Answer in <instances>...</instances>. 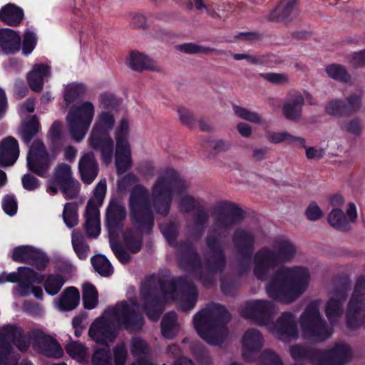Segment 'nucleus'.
<instances>
[{"label": "nucleus", "mask_w": 365, "mask_h": 365, "mask_svg": "<svg viewBox=\"0 0 365 365\" xmlns=\"http://www.w3.org/2000/svg\"><path fill=\"white\" fill-rule=\"evenodd\" d=\"M349 354V347L344 344H340L323 356L321 359L322 363L317 364L314 361V365H343L348 359Z\"/></svg>", "instance_id": "22"}, {"label": "nucleus", "mask_w": 365, "mask_h": 365, "mask_svg": "<svg viewBox=\"0 0 365 365\" xmlns=\"http://www.w3.org/2000/svg\"><path fill=\"white\" fill-rule=\"evenodd\" d=\"M262 77L267 81L274 84H283L288 82V76L283 73H268L262 74Z\"/></svg>", "instance_id": "53"}, {"label": "nucleus", "mask_w": 365, "mask_h": 365, "mask_svg": "<svg viewBox=\"0 0 365 365\" xmlns=\"http://www.w3.org/2000/svg\"><path fill=\"white\" fill-rule=\"evenodd\" d=\"M64 222L68 227H73L78 222L77 205L75 203H66L63 212Z\"/></svg>", "instance_id": "41"}, {"label": "nucleus", "mask_w": 365, "mask_h": 365, "mask_svg": "<svg viewBox=\"0 0 365 365\" xmlns=\"http://www.w3.org/2000/svg\"><path fill=\"white\" fill-rule=\"evenodd\" d=\"M36 44V37L35 34L31 31L26 32L23 39V53L25 55L30 54L34 49Z\"/></svg>", "instance_id": "48"}, {"label": "nucleus", "mask_w": 365, "mask_h": 365, "mask_svg": "<svg viewBox=\"0 0 365 365\" xmlns=\"http://www.w3.org/2000/svg\"><path fill=\"white\" fill-rule=\"evenodd\" d=\"M145 16L140 13L130 14V24L136 28H143L146 25Z\"/></svg>", "instance_id": "58"}, {"label": "nucleus", "mask_w": 365, "mask_h": 365, "mask_svg": "<svg viewBox=\"0 0 365 365\" xmlns=\"http://www.w3.org/2000/svg\"><path fill=\"white\" fill-rule=\"evenodd\" d=\"M80 294L78 289L73 287L67 288L56 302L58 308L61 310H72L79 303Z\"/></svg>", "instance_id": "27"}, {"label": "nucleus", "mask_w": 365, "mask_h": 365, "mask_svg": "<svg viewBox=\"0 0 365 365\" xmlns=\"http://www.w3.org/2000/svg\"><path fill=\"white\" fill-rule=\"evenodd\" d=\"M275 17L282 19H287L291 16H295L297 11L294 8V1L288 0L283 1L275 10Z\"/></svg>", "instance_id": "40"}, {"label": "nucleus", "mask_w": 365, "mask_h": 365, "mask_svg": "<svg viewBox=\"0 0 365 365\" xmlns=\"http://www.w3.org/2000/svg\"><path fill=\"white\" fill-rule=\"evenodd\" d=\"M38 255V250L29 246H20L14 249L12 258L18 262H30Z\"/></svg>", "instance_id": "39"}, {"label": "nucleus", "mask_w": 365, "mask_h": 365, "mask_svg": "<svg viewBox=\"0 0 365 365\" xmlns=\"http://www.w3.org/2000/svg\"><path fill=\"white\" fill-rule=\"evenodd\" d=\"M127 248L133 253L138 252L141 247V242L138 237H135L132 232H126L124 235Z\"/></svg>", "instance_id": "49"}, {"label": "nucleus", "mask_w": 365, "mask_h": 365, "mask_svg": "<svg viewBox=\"0 0 365 365\" xmlns=\"http://www.w3.org/2000/svg\"><path fill=\"white\" fill-rule=\"evenodd\" d=\"M364 295L365 279H361L356 285L354 295L348 307L347 323L351 327H355L359 324L358 319L361 315V305Z\"/></svg>", "instance_id": "14"}, {"label": "nucleus", "mask_w": 365, "mask_h": 365, "mask_svg": "<svg viewBox=\"0 0 365 365\" xmlns=\"http://www.w3.org/2000/svg\"><path fill=\"white\" fill-rule=\"evenodd\" d=\"M19 155L18 141L11 136L0 141V165L10 166L14 164Z\"/></svg>", "instance_id": "17"}, {"label": "nucleus", "mask_w": 365, "mask_h": 365, "mask_svg": "<svg viewBox=\"0 0 365 365\" xmlns=\"http://www.w3.org/2000/svg\"><path fill=\"white\" fill-rule=\"evenodd\" d=\"M148 349L147 344L140 339H135L132 342V351L135 355H139L140 354H145Z\"/></svg>", "instance_id": "57"}, {"label": "nucleus", "mask_w": 365, "mask_h": 365, "mask_svg": "<svg viewBox=\"0 0 365 365\" xmlns=\"http://www.w3.org/2000/svg\"><path fill=\"white\" fill-rule=\"evenodd\" d=\"M111 247L115 256L122 263H126L129 261L130 256L125 251L122 250L117 245H111Z\"/></svg>", "instance_id": "62"}, {"label": "nucleus", "mask_w": 365, "mask_h": 365, "mask_svg": "<svg viewBox=\"0 0 365 365\" xmlns=\"http://www.w3.org/2000/svg\"><path fill=\"white\" fill-rule=\"evenodd\" d=\"M325 111L329 115L341 116L345 112V106L341 101H331L327 105Z\"/></svg>", "instance_id": "47"}, {"label": "nucleus", "mask_w": 365, "mask_h": 365, "mask_svg": "<svg viewBox=\"0 0 365 365\" xmlns=\"http://www.w3.org/2000/svg\"><path fill=\"white\" fill-rule=\"evenodd\" d=\"M346 63L354 69L365 68V50L348 54L346 56Z\"/></svg>", "instance_id": "42"}, {"label": "nucleus", "mask_w": 365, "mask_h": 365, "mask_svg": "<svg viewBox=\"0 0 365 365\" xmlns=\"http://www.w3.org/2000/svg\"><path fill=\"white\" fill-rule=\"evenodd\" d=\"M67 354L78 361H83L88 356V349L76 341L68 343L66 346Z\"/></svg>", "instance_id": "36"}, {"label": "nucleus", "mask_w": 365, "mask_h": 365, "mask_svg": "<svg viewBox=\"0 0 365 365\" xmlns=\"http://www.w3.org/2000/svg\"><path fill=\"white\" fill-rule=\"evenodd\" d=\"M273 307V304L269 302L256 300L248 307L249 311L252 313L250 314L247 311L244 314L247 318H257L260 324L268 326V323L265 321L268 320Z\"/></svg>", "instance_id": "19"}, {"label": "nucleus", "mask_w": 365, "mask_h": 365, "mask_svg": "<svg viewBox=\"0 0 365 365\" xmlns=\"http://www.w3.org/2000/svg\"><path fill=\"white\" fill-rule=\"evenodd\" d=\"M23 17V10L14 4H8L0 9V19L9 26L19 25Z\"/></svg>", "instance_id": "24"}, {"label": "nucleus", "mask_w": 365, "mask_h": 365, "mask_svg": "<svg viewBox=\"0 0 365 365\" xmlns=\"http://www.w3.org/2000/svg\"><path fill=\"white\" fill-rule=\"evenodd\" d=\"M21 38L10 29H0V47L6 53H14L19 50Z\"/></svg>", "instance_id": "21"}, {"label": "nucleus", "mask_w": 365, "mask_h": 365, "mask_svg": "<svg viewBox=\"0 0 365 365\" xmlns=\"http://www.w3.org/2000/svg\"><path fill=\"white\" fill-rule=\"evenodd\" d=\"M342 294H336L331 297L326 305V314L330 321H334L341 314Z\"/></svg>", "instance_id": "38"}, {"label": "nucleus", "mask_w": 365, "mask_h": 365, "mask_svg": "<svg viewBox=\"0 0 365 365\" xmlns=\"http://www.w3.org/2000/svg\"><path fill=\"white\" fill-rule=\"evenodd\" d=\"M225 309L220 305H212L197 313L194 317L195 328L200 336L211 344H219L222 341L217 324L225 323L229 319Z\"/></svg>", "instance_id": "4"}, {"label": "nucleus", "mask_w": 365, "mask_h": 365, "mask_svg": "<svg viewBox=\"0 0 365 365\" xmlns=\"http://www.w3.org/2000/svg\"><path fill=\"white\" fill-rule=\"evenodd\" d=\"M268 140L272 143H287L289 144L304 145L305 139L295 136L288 132H269L267 134Z\"/></svg>", "instance_id": "30"}, {"label": "nucleus", "mask_w": 365, "mask_h": 365, "mask_svg": "<svg viewBox=\"0 0 365 365\" xmlns=\"http://www.w3.org/2000/svg\"><path fill=\"white\" fill-rule=\"evenodd\" d=\"M125 217L124 207L116 201H111L107 210V224L109 228L118 227Z\"/></svg>", "instance_id": "28"}, {"label": "nucleus", "mask_w": 365, "mask_h": 365, "mask_svg": "<svg viewBox=\"0 0 365 365\" xmlns=\"http://www.w3.org/2000/svg\"><path fill=\"white\" fill-rule=\"evenodd\" d=\"M309 272L306 267H283L268 284V295L282 303L297 299L307 289Z\"/></svg>", "instance_id": "3"}, {"label": "nucleus", "mask_w": 365, "mask_h": 365, "mask_svg": "<svg viewBox=\"0 0 365 365\" xmlns=\"http://www.w3.org/2000/svg\"><path fill=\"white\" fill-rule=\"evenodd\" d=\"M269 330L285 340L284 334L290 335L294 334L296 326L292 315L288 313L284 314L277 324L274 327H269Z\"/></svg>", "instance_id": "25"}, {"label": "nucleus", "mask_w": 365, "mask_h": 365, "mask_svg": "<svg viewBox=\"0 0 365 365\" xmlns=\"http://www.w3.org/2000/svg\"><path fill=\"white\" fill-rule=\"evenodd\" d=\"M125 65L135 71L145 70L158 71L160 68L155 60L138 51H132L125 58Z\"/></svg>", "instance_id": "16"}, {"label": "nucleus", "mask_w": 365, "mask_h": 365, "mask_svg": "<svg viewBox=\"0 0 365 365\" xmlns=\"http://www.w3.org/2000/svg\"><path fill=\"white\" fill-rule=\"evenodd\" d=\"M94 115V106L89 101L78 103L69 110L66 120L71 134L76 140L85 137Z\"/></svg>", "instance_id": "7"}, {"label": "nucleus", "mask_w": 365, "mask_h": 365, "mask_svg": "<svg viewBox=\"0 0 365 365\" xmlns=\"http://www.w3.org/2000/svg\"><path fill=\"white\" fill-rule=\"evenodd\" d=\"M12 341L19 350L24 351L29 344L21 329L8 326L0 329V365H16L18 358L11 351L9 342Z\"/></svg>", "instance_id": "8"}, {"label": "nucleus", "mask_w": 365, "mask_h": 365, "mask_svg": "<svg viewBox=\"0 0 365 365\" xmlns=\"http://www.w3.org/2000/svg\"><path fill=\"white\" fill-rule=\"evenodd\" d=\"M51 76V66L48 63L34 64L26 74V82L33 91L43 89L44 80Z\"/></svg>", "instance_id": "15"}, {"label": "nucleus", "mask_w": 365, "mask_h": 365, "mask_svg": "<svg viewBox=\"0 0 365 365\" xmlns=\"http://www.w3.org/2000/svg\"><path fill=\"white\" fill-rule=\"evenodd\" d=\"M294 245L288 240L277 242L273 250L267 248L259 250L255 257V275L262 279L265 273L278 263L290 260L295 255Z\"/></svg>", "instance_id": "5"}, {"label": "nucleus", "mask_w": 365, "mask_h": 365, "mask_svg": "<svg viewBox=\"0 0 365 365\" xmlns=\"http://www.w3.org/2000/svg\"><path fill=\"white\" fill-rule=\"evenodd\" d=\"M31 338L41 344H48L46 350L50 356L59 358L63 354V349L60 345L51 336L46 335L41 330L37 329L32 332Z\"/></svg>", "instance_id": "26"}, {"label": "nucleus", "mask_w": 365, "mask_h": 365, "mask_svg": "<svg viewBox=\"0 0 365 365\" xmlns=\"http://www.w3.org/2000/svg\"><path fill=\"white\" fill-rule=\"evenodd\" d=\"M113 116L108 113H102L99 115L89 138L90 146L96 150H101L102 158L106 163L111 160L113 148V142L107 132L113 128Z\"/></svg>", "instance_id": "6"}, {"label": "nucleus", "mask_w": 365, "mask_h": 365, "mask_svg": "<svg viewBox=\"0 0 365 365\" xmlns=\"http://www.w3.org/2000/svg\"><path fill=\"white\" fill-rule=\"evenodd\" d=\"M106 192V180H101L96 185L93 196L87 203L86 210V230L90 237H97L101 230L99 207L102 205Z\"/></svg>", "instance_id": "10"}, {"label": "nucleus", "mask_w": 365, "mask_h": 365, "mask_svg": "<svg viewBox=\"0 0 365 365\" xmlns=\"http://www.w3.org/2000/svg\"><path fill=\"white\" fill-rule=\"evenodd\" d=\"M302 103L301 98L286 103L283 107L284 115L289 120L298 119L301 115Z\"/></svg>", "instance_id": "37"}, {"label": "nucleus", "mask_w": 365, "mask_h": 365, "mask_svg": "<svg viewBox=\"0 0 365 365\" xmlns=\"http://www.w3.org/2000/svg\"><path fill=\"white\" fill-rule=\"evenodd\" d=\"M115 365H124L126 359V351L123 345L118 346L114 351Z\"/></svg>", "instance_id": "56"}, {"label": "nucleus", "mask_w": 365, "mask_h": 365, "mask_svg": "<svg viewBox=\"0 0 365 365\" xmlns=\"http://www.w3.org/2000/svg\"><path fill=\"white\" fill-rule=\"evenodd\" d=\"M305 214L307 217L312 221L317 220L324 215L323 211L316 202L309 204L306 210Z\"/></svg>", "instance_id": "52"}, {"label": "nucleus", "mask_w": 365, "mask_h": 365, "mask_svg": "<svg viewBox=\"0 0 365 365\" xmlns=\"http://www.w3.org/2000/svg\"><path fill=\"white\" fill-rule=\"evenodd\" d=\"M72 245L78 257L86 259L89 252V247L85 242L80 231L74 230L72 233Z\"/></svg>", "instance_id": "32"}, {"label": "nucleus", "mask_w": 365, "mask_h": 365, "mask_svg": "<svg viewBox=\"0 0 365 365\" xmlns=\"http://www.w3.org/2000/svg\"><path fill=\"white\" fill-rule=\"evenodd\" d=\"M22 184L24 187L29 190H34L39 186L38 180L29 174L23 176Z\"/></svg>", "instance_id": "55"}, {"label": "nucleus", "mask_w": 365, "mask_h": 365, "mask_svg": "<svg viewBox=\"0 0 365 365\" xmlns=\"http://www.w3.org/2000/svg\"><path fill=\"white\" fill-rule=\"evenodd\" d=\"M179 116L180 121L186 125H190L193 121V116L192 113L185 109L179 110Z\"/></svg>", "instance_id": "64"}, {"label": "nucleus", "mask_w": 365, "mask_h": 365, "mask_svg": "<svg viewBox=\"0 0 365 365\" xmlns=\"http://www.w3.org/2000/svg\"><path fill=\"white\" fill-rule=\"evenodd\" d=\"M327 76L336 81L349 83L351 81V75L347 68L339 63H330L324 67Z\"/></svg>", "instance_id": "29"}, {"label": "nucleus", "mask_w": 365, "mask_h": 365, "mask_svg": "<svg viewBox=\"0 0 365 365\" xmlns=\"http://www.w3.org/2000/svg\"><path fill=\"white\" fill-rule=\"evenodd\" d=\"M93 365H111L109 349L108 347L96 350L92 358Z\"/></svg>", "instance_id": "44"}, {"label": "nucleus", "mask_w": 365, "mask_h": 365, "mask_svg": "<svg viewBox=\"0 0 365 365\" xmlns=\"http://www.w3.org/2000/svg\"><path fill=\"white\" fill-rule=\"evenodd\" d=\"M178 331L176 314L174 312L167 314L162 322L163 335L168 339L173 338Z\"/></svg>", "instance_id": "34"}, {"label": "nucleus", "mask_w": 365, "mask_h": 365, "mask_svg": "<svg viewBox=\"0 0 365 365\" xmlns=\"http://www.w3.org/2000/svg\"><path fill=\"white\" fill-rule=\"evenodd\" d=\"M54 180L57 182L63 183L72 178L71 167L65 163L58 164L55 168Z\"/></svg>", "instance_id": "43"}, {"label": "nucleus", "mask_w": 365, "mask_h": 365, "mask_svg": "<svg viewBox=\"0 0 365 365\" xmlns=\"http://www.w3.org/2000/svg\"><path fill=\"white\" fill-rule=\"evenodd\" d=\"M62 191L66 198H74L78 194L79 183L73 178L65 181L62 184Z\"/></svg>", "instance_id": "45"}, {"label": "nucleus", "mask_w": 365, "mask_h": 365, "mask_svg": "<svg viewBox=\"0 0 365 365\" xmlns=\"http://www.w3.org/2000/svg\"><path fill=\"white\" fill-rule=\"evenodd\" d=\"M138 307L134 301L120 302L108 309L102 318L96 319L91 325L89 336L98 344H108L115 336V326L133 329Z\"/></svg>", "instance_id": "2"}, {"label": "nucleus", "mask_w": 365, "mask_h": 365, "mask_svg": "<svg viewBox=\"0 0 365 365\" xmlns=\"http://www.w3.org/2000/svg\"><path fill=\"white\" fill-rule=\"evenodd\" d=\"M83 300L86 309H93L98 304V292L96 287L89 283L83 286Z\"/></svg>", "instance_id": "33"}, {"label": "nucleus", "mask_w": 365, "mask_h": 365, "mask_svg": "<svg viewBox=\"0 0 365 365\" xmlns=\"http://www.w3.org/2000/svg\"><path fill=\"white\" fill-rule=\"evenodd\" d=\"M91 263L95 270L101 276L107 277L113 272V268L109 261L103 255H96L91 258Z\"/></svg>", "instance_id": "35"}, {"label": "nucleus", "mask_w": 365, "mask_h": 365, "mask_svg": "<svg viewBox=\"0 0 365 365\" xmlns=\"http://www.w3.org/2000/svg\"><path fill=\"white\" fill-rule=\"evenodd\" d=\"M234 110L237 116L245 120L255 123L259 122L260 120V118L257 113L250 112L242 107L235 106Z\"/></svg>", "instance_id": "50"}, {"label": "nucleus", "mask_w": 365, "mask_h": 365, "mask_svg": "<svg viewBox=\"0 0 365 365\" xmlns=\"http://www.w3.org/2000/svg\"><path fill=\"white\" fill-rule=\"evenodd\" d=\"M302 145L305 148L306 157L309 160H319L325 153L324 150L322 148L306 146L305 143Z\"/></svg>", "instance_id": "54"}, {"label": "nucleus", "mask_w": 365, "mask_h": 365, "mask_svg": "<svg viewBox=\"0 0 365 365\" xmlns=\"http://www.w3.org/2000/svg\"><path fill=\"white\" fill-rule=\"evenodd\" d=\"M197 299L196 293L195 292H193L190 295H185L182 297V300L180 303V307L183 309H190L192 308L195 304Z\"/></svg>", "instance_id": "59"}, {"label": "nucleus", "mask_w": 365, "mask_h": 365, "mask_svg": "<svg viewBox=\"0 0 365 365\" xmlns=\"http://www.w3.org/2000/svg\"><path fill=\"white\" fill-rule=\"evenodd\" d=\"M174 194L179 196L180 208L187 212L197 204L193 197L181 194L178 185L173 178L160 176L153 187L152 193L149 195L142 185H136L130 195V210L135 222H143L150 225L152 216L150 208L153 207L160 214H166L170 210V202Z\"/></svg>", "instance_id": "1"}, {"label": "nucleus", "mask_w": 365, "mask_h": 365, "mask_svg": "<svg viewBox=\"0 0 365 365\" xmlns=\"http://www.w3.org/2000/svg\"><path fill=\"white\" fill-rule=\"evenodd\" d=\"M346 129L354 135H359L361 133V125L358 119H352L346 125Z\"/></svg>", "instance_id": "61"}, {"label": "nucleus", "mask_w": 365, "mask_h": 365, "mask_svg": "<svg viewBox=\"0 0 365 365\" xmlns=\"http://www.w3.org/2000/svg\"><path fill=\"white\" fill-rule=\"evenodd\" d=\"M301 325L304 330L318 336L319 331L322 327L317 302H312L302 316Z\"/></svg>", "instance_id": "18"}, {"label": "nucleus", "mask_w": 365, "mask_h": 365, "mask_svg": "<svg viewBox=\"0 0 365 365\" xmlns=\"http://www.w3.org/2000/svg\"><path fill=\"white\" fill-rule=\"evenodd\" d=\"M231 148V143L223 139L215 140L214 144V149L217 152H223L229 150Z\"/></svg>", "instance_id": "63"}, {"label": "nucleus", "mask_w": 365, "mask_h": 365, "mask_svg": "<svg viewBox=\"0 0 365 365\" xmlns=\"http://www.w3.org/2000/svg\"><path fill=\"white\" fill-rule=\"evenodd\" d=\"M19 282L18 293L21 296L29 295L31 292L39 299L42 298L43 290L40 287H34V284L42 282L43 276L29 267H21L17 272Z\"/></svg>", "instance_id": "12"}, {"label": "nucleus", "mask_w": 365, "mask_h": 365, "mask_svg": "<svg viewBox=\"0 0 365 365\" xmlns=\"http://www.w3.org/2000/svg\"><path fill=\"white\" fill-rule=\"evenodd\" d=\"M65 283L64 278L60 274H50L44 280L43 286L47 294L54 296L58 293Z\"/></svg>", "instance_id": "31"}, {"label": "nucleus", "mask_w": 365, "mask_h": 365, "mask_svg": "<svg viewBox=\"0 0 365 365\" xmlns=\"http://www.w3.org/2000/svg\"><path fill=\"white\" fill-rule=\"evenodd\" d=\"M263 339L260 333L254 329L248 330L242 339L243 356L249 359V354L261 348Z\"/></svg>", "instance_id": "23"}, {"label": "nucleus", "mask_w": 365, "mask_h": 365, "mask_svg": "<svg viewBox=\"0 0 365 365\" xmlns=\"http://www.w3.org/2000/svg\"><path fill=\"white\" fill-rule=\"evenodd\" d=\"M38 130V122L35 117H33L30 121L25 124L21 132V136L25 142H29L31 137Z\"/></svg>", "instance_id": "46"}, {"label": "nucleus", "mask_w": 365, "mask_h": 365, "mask_svg": "<svg viewBox=\"0 0 365 365\" xmlns=\"http://www.w3.org/2000/svg\"><path fill=\"white\" fill-rule=\"evenodd\" d=\"M30 263L38 269H43L48 263V259L43 253L38 251V255L34 256Z\"/></svg>", "instance_id": "60"}, {"label": "nucleus", "mask_w": 365, "mask_h": 365, "mask_svg": "<svg viewBox=\"0 0 365 365\" xmlns=\"http://www.w3.org/2000/svg\"><path fill=\"white\" fill-rule=\"evenodd\" d=\"M50 164L51 159L47 155L43 143L40 141H34L27 157V165L29 170L43 176L47 173Z\"/></svg>", "instance_id": "13"}, {"label": "nucleus", "mask_w": 365, "mask_h": 365, "mask_svg": "<svg viewBox=\"0 0 365 365\" xmlns=\"http://www.w3.org/2000/svg\"><path fill=\"white\" fill-rule=\"evenodd\" d=\"M332 209L328 215V222L333 227L344 230L357 218V210L354 203H344L341 195H334L330 199Z\"/></svg>", "instance_id": "9"}, {"label": "nucleus", "mask_w": 365, "mask_h": 365, "mask_svg": "<svg viewBox=\"0 0 365 365\" xmlns=\"http://www.w3.org/2000/svg\"><path fill=\"white\" fill-rule=\"evenodd\" d=\"M129 131L128 122L123 119L116 130L115 165L119 173H124L131 166L130 147L128 141Z\"/></svg>", "instance_id": "11"}, {"label": "nucleus", "mask_w": 365, "mask_h": 365, "mask_svg": "<svg viewBox=\"0 0 365 365\" xmlns=\"http://www.w3.org/2000/svg\"><path fill=\"white\" fill-rule=\"evenodd\" d=\"M2 207L4 212L9 215H14L17 210V202L14 196L7 195L2 201Z\"/></svg>", "instance_id": "51"}, {"label": "nucleus", "mask_w": 365, "mask_h": 365, "mask_svg": "<svg viewBox=\"0 0 365 365\" xmlns=\"http://www.w3.org/2000/svg\"><path fill=\"white\" fill-rule=\"evenodd\" d=\"M82 180L91 183L98 174V165L92 153H86L81 157L78 164Z\"/></svg>", "instance_id": "20"}]
</instances>
